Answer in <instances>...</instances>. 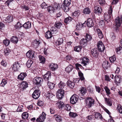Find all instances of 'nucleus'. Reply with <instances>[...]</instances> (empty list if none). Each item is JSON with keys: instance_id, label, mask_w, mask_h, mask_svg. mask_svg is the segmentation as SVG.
<instances>
[{"instance_id": "41", "label": "nucleus", "mask_w": 122, "mask_h": 122, "mask_svg": "<svg viewBox=\"0 0 122 122\" xmlns=\"http://www.w3.org/2000/svg\"><path fill=\"white\" fill-rule=\"evenodd\" d=\"M85 38L87 39L88 41H91L92 39V37L91 35L87 33H86L85 35Z\"/></svg>"}, {"instance_id": "28", "label": "nucleus", "mask_w": 122, "mask_h": 122, "mask_svg": "<svg viewBox=\"0 0 122 122\" xmlns=\"http://www.w3.org/2000/svg\"><path fill=\"white\" fill-rule=\"evenodd\" d=\"M40 43V41L35 40L33 42L32 45L34 48H36L38 47Z\"/></svg>"}, {"instance_id": "1", "label": "nucleus", "mask_w": 122, "mask_h": 122, "mask_svg": "<svg viewBox=\"0 0 122 122\" xmlns=\"http://www.w3.org/2000/svg\"><path fill=\"white\" fill-rule=\"evenodd\" d=\"M122 23V17L120 18L119 17H117L115 19V25L114 27V30L115 32L117 33L120 31V28L121 24Z\"/></svg>"}, {"instance_id": "51", "label": "nucleus", "mask_w": 122, "mask_h": 122, "mask_svg": "<svg viewBox=\"0 0 122 122\" xmlns=\"http://www.w3.org/2000/svg\"><path fill=\"white\" fill-rule=\"evenodd\" d=\"M51 32L53 34H55L57 32L56 28L54 27H52L50 29Z\"/></svg>"}, {"instance_id": "63", "label": "nucleus", "mask_w": 122, "mask_h": 122, "mask_svg": "<svg viewBox=\"0 0 122 122\" xmlns=\"http://www.w3.org/2000/svg\"><path fill=\"white\" fill-rule=\"evenodd\" d=\"M61 7L65 12H67L69 11V8L68 6H64V5H62Z\"/></svg>"}, {"instance_id": "33", "label": "nucleus", "mask_w": 122, "mask_h": 122, "mask_svg": "<svg viewBox=\"0 0 122 122\" xmlns=\"http://www.w3.org/2000/svg\"><path fill=\"white\" fill-rule=\"evenodd\" d=\"M105 101L106 103L109 106H111L112 105V102L109 98H105Z\"/></svg>"}, {"instance_id": "50", "label": "nucleus", "mask_w": 122, "mask_h": 122, "mask_svg": "<svg viewBox=\"0 0 122 122\" xmlns=\"http://www.w3.org/2000/svg\"><path fill=\"white\" fill-rule=\"evenodd\" d=\"M39 60L40 61V63H41L42 64L45 63V59L44 56H39Z\"/></svg>"}, {"instance_id": "3", "label": "nucleus", "mask_w": 122, "mask_h": 122, "mask_svg": "<svg viewBox=\"0 0 122 122\" xmlns=\"http://www.w3.org/2000/svg\"><path fill=\"white\" fill-rule=\"evenodd\" d=\"M86 106L88 108H90L93 106L94 104L95 100L90 97L87 98Z\"/></svg>"}, {"instance_id": "39", "label": "nucleus", "mask_w": 122, "mask_h": 122, "mask_svg": "<svg viewBox=\"0 0 122 122\" xmlns=\"http://www.w3.org/2000/svg\"><path fill=\"white\" fill-rule=\"evenodd\" d=\"M62 23L59 21H57L56 22L55 24V26L57 28L59 29L62 26Z\"/></svg>"}, {"instance_id": "26", "label": "nucleus", "mask_w": 122, "mask_h": 122, "mask_svg": "<svg viewBox=\"0 0 122 122\" xmlns=\"http://www.w3.org/2000/svg\"><path fill=\"white\" fill-rule=\"evenodd\" d=\"M110 66V64L109 62L107 61H104L102 63V67L105 69L108 68Z\"/></svg>"}, {"instance_id": "60", "label": "nucleus", "mask_w": 122, "mask_h": 122, "mask_svg": "<svg viewBox=\"0 0 122 122\" xmlns=\"http://www.w3.org/2000/svg\"><path fill=\"white\" fill-rule=\"evenodd\" d=\"M78 75L80 77V78L81 81L84 80L85 78L83 76V74L81 71H80L79 72Z\"/></svg>"}, {"instance_id": "44", "label": "nucleus", "mask_w": 122, "mask_h": 122, "mask_svg": "<svg viewBox=\"0 0 122 122\" xmlns=\"http://www.w3.org/2000/svg\"><path fill=\"white\" fill-rule=\"evenodd\" d=\"M97 32L99 38L100 39L102 38L103 35L102 32L99 29H98L97 30Z\"/></svg>"}, {"instance_id": "13", "label": "nucleus", "mask_w": 122, "mask_h": 122, "mask_svg": "<svg viewBox=\"0 0 122 122\" xmlns=\"http://www.w3.org/2000/svg\"><path fill=\"white\" fill-rule=\"evenodd\" d=\"M94 11L95 14L98 15L101 14L102 12V9L99 6H95Z\"/></svg>"}, {"instance_id": "38", "label": "nucleus", "mask_w": 122, "mask_h": 122, "mask_svg": "<svg viewBox=\"0 0 122 122\" xmlns=\"http://www.w3.org/2000/svg\"><path fill=\"white\" fill-rule=\"evenodd\" d=\"M59 108H63L64 106V103L60 101H58L56 103Z\"/></svg>"}, {"instance_id": "22", "label": "nucleus", "mask_w": 122, "mask_h": 122, "mask_svg": "<svg viewBox=\"0 0 122 122\" xmlns=\"http://www.w3.org/2000/svg\"><path fill=\"white\" fill-rule=\"evenodd\" d=\"M84 23L82 24L81 23H78L77 24L76 26V30L78 31L81 30L83 27L85 26L84 25Z\"/></svg>"}, {"instance_id": "6", "label": "nucleus", "mask_w": 122, "mask_h": 122, "mask_svg": "<svg viewBox=\"0 0 122 122\" xmlns=\"http://www.w3.org/2000/svg\"><path fill=\"white\" fill-rule=\"evenodd\" d=\"M43 79L42 78L39 77H36L33 80V81L34 83L38 86H40L41 85V84L43 82Z\"/></svg>"}, {"instance_id": "64", "label": "nucleus", "mask_w": 122, "mask_h": 122, "mask_svg": "<svg viewBox=\"0 0 122 122\" xmlns=\"http://www.w3.org/2000/svg\"><path fill=\"white\" fill-rule=\"evenodd\" d=\"M80 14V13L79 11H76L72 15V16L73 17H77L79 16Z\"/></svg>"}, {"instance_id": "37", "label": "nucleus", "mask_w": 122, "mask_h": 122, "mask_svg": "<svg viewBox=\"0 0 122 122\" xmlns=\"http://www.w3.org/2000/svg\"><path fill=\"white\" fill-rule=\"evenodd\" d=\"M63 40L62 38H59L56 42V45L57 46H59L61 44L63 43Z\"/></svg>"}, {"instance_id": "11", "label": "nucleus", "mask_w": 122, "mask_h": 122, "mask_svg": "<svg viewBox=\"0 0 122 122\" xmlns=\"http://www.w3.org/2000/svg\"><path fill=\"white\" fill-rule=\"evenodd\" d=\"M78 100V96L76 94H74L70 98V102L72 104H75Z\"/></svg>"}, {"instance_id": "10", "label": "nucleus", "mask_w": 122, "mask_h": 122, "mask_svg": "<svg viewBox=\"0 0 122 122\" xmlns=\"http://www.w3.org/2000/svg\"><path fill=\"white\" fill-rule=\"evenodd\" d=\"M40 92L39 90H35L32 94V97L35 99H37L40 97Z\"/></svg>"}, {"instance_id": "42", "label": "nucleus", "mask_w": 122, "mask_h": 122, "mask_svg": "<svg viewBox=\"0 0 122 122\" xmlns=\"http://www.w3.org/2000/svg\"><path fill=\"white\" fill-rule=\"evenodd\" d=\"M81 94L83 95L85 94L87 92V90L86 88L81 87L80 90Z\"/></svg>"}, {"instance_id": "58", "label": "nucleus", "mask_w": 122, "mask_h": 122, "mask_svg": "<svg viewBox=\"0 0 122 122\" xmlns=\"http://www.w3.org/2000/svg\"><path fill=\"white\" fill-rule=\"evenodd\" d=\"M104 88L107 96L111 94L110 90L106 86H105Z\"/></svg>"}, {"instance_id": "24", "label": "nucleus", "mask_w": 122, "mask_h": 122, "mask_svg": "<svg viewBox=\"0 0 122 122\" xmlns=\"http://www.w3.org/2000/svg\"><path fill=\"white\" fill-rule=\"evenodd\" d=\"M51 76V73L50 72L48 71L43 76L44 79L45 81H47L49 80Z\"/></svg>"}, {"instance_id": "5", "label": "nucleus", "mask_w": 122, "mask_h": 122, "mask_svg": "<svg viewBox=\"0 0 122 122\" xmlns=\"http://www.w3.org/2000/svg\"><path fill=\"white\" fill-rule=\"evenodd\" d=\"M97 46L98 50L100 52H103L105 49L104 46L101 41H99L97 42Z\"/></svg>"}, {"instance_id": "57", "label": "nucleus", "mask_w": 122, "mask_h": 122, "mask_svg": "<svg viewBox=\"0 0 122 122\" xmlns=\"http://www.w3.org/2000/svg\"><path fill=\"white\" fill-rule=\"evenodd\" d=\"M3 43L6 46H7L10 43V41L8 39H6L3 40Z\"/></svg>"}, {"instance_id": "20", "label": "nucleus", "mask_w": 122, "mask_h": 122, "mask_svg": "<svg viewBox=\"0 0 122 122\" xmlns=\"http://www.w3.org/2000/svg\"><path fill=\"white\" fill-rule=\"evenodd\" d=\"M27 76V74L25 72H22L18 76V79L19 80H23Z\"/></svg>"}, {"instance_id": "19", "label": "nucleus", "mask_w": 122, "mask_h": 122, "mask_svg": "<svg viewBox=\"0 0 122 122\" xmlns=\"http://www.w3.org/2000/svg\"><path fill=\"white\" fill-rule=\"evenodd\" d=\"M13 19L12 16L9 15L4 20V21L5 22L10 23L13 21Z\"/></svg>"}, {"instance_id": "14", "label": "nucleus", "mask_w": 122, "mask_h": 122, "mask_svg": "<svg viewBox=\"0 0 122 122\" xmlns=\"http://www.w3.org/2000/svg\"><path fill=\"white\" fill-rule=\"evenodd\" d=\"M34 51L30 50L26 53V55L28 57L33 59V58L34 57Z\"/></svg>"}, {"instance_id": "52", "label": "nucleus", "mask_w": 122, "mask_h": 122, "mask_svg": "<svg viewBox=\"0 0 122 122\" xmlns=\"http://www.w3.org/2000/svg\"><path fill=\"white\" fill-rule=\"evenodd\" d=\"M22 118L24 119H27L28 117L29 114L26 112H23L22 114Z\"/></svg>"}, {"instance_id": "17", "label": "nucleus", "mask_w": 122, "mask_h": 122, "mask_svg": "<svg viewBox=\"0 0 122 122\" xmlns=\"http://www.w3.org/2000/svg\"><path fill=\"white\" fill-rule=\"evenodd\" d=\"M88 41L87 39L84 38H82L80 40L79 42V44L81 46L85 47L87 46Z\"/></svg>"}, {"instance_id": "16", "label": "nucleus", "mask_w": 122, "mask_h": 122, "mask_svg": "<svg viewBox=\"0 0 122 122\" xmlns=\"http://www.w3.org/2000/svg\"><path fill=\"white\" fill-rule=\"evenodd\" d=\"M94 25L93 20L91 18H88L87 20V26L88 27H93Z\"/></svg>"}, {"instance_id": "15", "label": "nucleus", "mask_w": 122, "mask_h": 122, "mask_svg": "<svg viewBox=\"0 0 122 122\" xmlns=\"http://www.w3.org/2000/svg\"><path fill=\"white\" fill-rule=\"evenodd\" d=\"M49 67L51 70L55 71L57 69L58 66L56 64L52 63L49 65Z\"/></svg>"}, {"instance_id": "45", "label": "nucleus", "mask_w": 122, "mask_h": 122, "mask_svg": "<svg viewBox=\"0 0 122 122\" xmlns=\"http://www.w3.org/2000/svg\"><path fill=\"white\" fill-rule=\"evenodd\" d=\"M11 52L10 50L8 47L5 48L4 50V54L5 56L8 55Z\"/></svg>"}, {"instance_id": "7", "label": "nucleus", "mask_w": 122, "mask_h": 122, "mask_svg": "<svg viewBox=\"0 0 122 122\" xmlns=\"http://www.w3.org/2000/svg\"><path fill=\"white\" fill-rule=\"evenodd\" d=\"M64 89H59L58 90L56 93L57 98L59 99H62L64 97Z\"/></svg>"}, {"instance_id": "23", "label": "nucleus", "mask_w": 122, "mask_h": 122, "mask_svg": "<svg viewBox=\"0 0 122 122\" xmlns=\"http://www.w3.org/2000/svg\"><path fill=\"white\" fill-rule=\"evenodd\" d=\"M73 68L72 66L70 64L65 68V70L67 72L69 73L72 71Z\"/></svg>"}, {"instance_id": "32", "label": "nucleus", "mask_w": 122, "mask_h": 122, "mask_svg": "<svg viewBox=\"0 0 122 122\" xmlns=\"http://www.w3.org/2000/svg\"><path fill=\"white\" fill-rule=\"evenodd\" d=\"M10 40L11 42L15 44L17 43L19 41L18 38L15 36H13Z\"/></svg>"}, {"instance_id": "55", "label": "nucleus", "mask_w": 122, "mask_h": 122, "mask_svg": "<svg viewBox=\"0 0 122 122\" xmlns=\"http://www.w3.org/2000/svg\"><path fill=\"white\" fill-rule=\"evenodd\" d=\"M87 121L88 122H90L93 120L94 117L92 115L88 116L86 117Z\"/></svg>"}, {"instance_id": "4", "label": "nucleus", "mask_w": 122, "mask_h": 122, "mask_svg": "<svg viewBox=\"0 0 122 122\" xmlns=\"http://www.w3.org/2000/svg\"><path fill=\"white\" fill-rule=\"evenodd\" d=\"M115 80L114 82L116 86H119L122 81V78L121 75H116L114 77Z\"/></svg>"}, {"instance_id": "34", "label": "nucleus", "mask_w": 122, "mask_h": 122, "mask_svg": "<svg viewBox=\"0 0 122 122\" xmlns=\"http://www.w3.org/2000/svg\"><path fill=\"white\" fill-rule=\"evenodd\" d=\"M52 33L51 31H47L45 34V36L47 39H49L51 38L52 36Z\"/></svg>"}, {"instance_id": "27", "label": "nucleus", "mask_w": 122, "mask_h": 122, "mask_svg": "<svg viewBox=\"0 0 122 122\" xmlns=\"http://www.w3.org/2000/svg\"><path fill=\"white\" fill-rule=\"evenodd\" d=\"M31 23L29 21L25 22L23 25L24 27L26 29L30 28L31 27Z\"/></svg>"}, {"instance_id": "29", "label": "nucleus", "mask_w": 122, "mask_h": 122, "mask_svg": "<svg viewBox=\"0 0 122 122\" xmlns=\"http://www.w3.org/2000/svg\"><path fill=\"white\" fill-rule=\"evenodd\" d=\"M54 118L57 122H60L61 121L62 119L61 116L58 115H54Z\"/></svg>"}, {"instance_id": "40", "label": "nucleus", "mask_w": 122, "mask_h": 122, "mask_svg": "<svg viewBox=\"0 0 122 122\" xmlns=\"http://www.w3.org/2000/svg\"><path fill=\"white\" fill-rule=\"evenodd\" d=\"M91 11L88 7L85 8L83 10V13L85 14H89L91 13Z\"/></svg>"}, {"instance_id": "61", "label": "nucleus", "mask_w": 122, "mask_h": 122, "mask_svg": "<svg viewBox=\"0 0 122 122\" xmlns=\"http://www.w3.org/2000/svg\"><path fill=\"white\" fill-rule=\"evenodd\" d=\"M117 110L120 113H122V106L120 104L118 105L117 107Z\"/></svg>"}, {"instance_id": "54", "label": "nucleus", "mask_w": 122, "mask_h": 122, "mask_svg": "<svg viewBox=\"0 0 122 122\" xmlns=\"http://www.w3.org/2000/svg\"><path fill=\"white\" fill-rule=\"evenodd\" d=\"M69 116L71 117L75 118L78 116V114L77 113L72 112H70L69 113Z\"/></svg>"}, {"instance_id": "8", "label": "nucleus", "mask_w": 122, "mask_h": 122, "mask_svg": "<svg viewBox=\"0 0 122 122\" xmlns=\"http://www.w3.org/2000/svg\"><path fill=\"white\" fill-rule=\"evenodd\" d=\"M46 114L43 112L39 117L36 119V121L37 122H43L46 119Z\"/></svg>"}, {"instance_id": "12", "label": "nucleus", "mask_w": 122, "mask_h": 122, "mask_svg": "<svg viewBox=\"0 0 122 122\" xmlns=\"http://www.w3.org/2000/svg\"><path fill=\"white\" fill-rule=\"evenodd\" d=\"M82 61H81V63L84 66H86L88 64L89 62V59L87 57H84L81 58V59Z\"/></svg>"}, {"instance_id": "59", "label": "nucleus", "mask_w": 122, "mask_h": 122, "mask_svg": "<svg viewBox=\"0 0 122 122\" xmlns=\"http://www.w3.org/2000/svg\"><path fill=\"white\" fill-rule=\"evenodd\" d=\"M23 25H22L19 22H17L15 26V27L17 29H18L22 27Z\"/></svg>"}, {"instance_id": "43", "label": "nucleus", "mask_w": 122, "mask_h": 122, "mask_svg": "<svg viewBox=\"0 0 122 122\" xmlns=\"http://www.w3.org/2000/svg\"><path fill=\"white\" fill-rule=\"evenodd\" d=\"M81 45H79L75 46L74 47V50L76 52H79L81 51Z\"/></svg>"}, {"instance_id": "30", "label": "nucleus", "mask_w": 122, "mask_h": 122, "mask_svg": "<svg viewBox=\"0 0 122 122\" xmlns=\"http://www.w3.org/2000/svg\"><path fill=\"white\" fill-rule=\"evenodd\" d=\"M48 11L49 13H53L55 11V9L53 6H50L47 8Z\"/></svg>"}, {"instance_id": "25", "label": "nucleus", "mask_w": 122, "mask_h": 122, "mask_svg": "<svg viewBox=\"0 0 122 122\" xmlns=\"http://www.w3.org/2000/svg\"><path fill=\"white\" fill-rule=\"evenodd\" d=\"M95 118L97 119H100L101 120H104L103 118L102 117V115L99 113H96L95 115Z\"/></svg>"}, {"instance_id": "35", "label": "nucleus", "mask_w": 122, "mask_h": 122, "mask_svg": "<svg viewBox=\"0 0 122 122\" xmlns=\"http://www.w3.org/2000/svg\"><path fill=\"white\" fill-rule=\"evenodd\" d=\"M67 85L71 88H73L75 85V83L70 81H68L67 84Z\"/></svg>"}, {"instance_id": "46", "label": "nucleus", "mask_w": 122, "mask_h": 122, "mask_svg": "<svg viewBox=\"0 0 122 122\" xmlns=\"http://www.w3.org/2000/svg\"><path fill=\"white\" fill-rule=\"evenodd\" d=\"M66 85L65 83L62 81H61L58 84L59 87L60 88L64 89V87Z\"/></svg>"}, {"instance_id": "31", "label": "nucleus", "mask_w": 122, "mask_h": 122, "mask_svg": "<svg viewBox=\"0 0 122 122\" xmlns=\"http://www.w3.org/2000/svg\"><path fill=\"white\" fill-rule=\"evenodd\" d=\"M72 19V18L70 16H68L65 19L64 22L66 24H68L70 22H71Z\"/></svg>"}, {"instance_id": "36", "label": "nucleus", "mask_w": 122, "mask_h": 122, "mask_svg": "<svg viewBox=\"0 0 122 122\" xmlns=\"http://www.w3.org/2000/svg\"><path fill=\"white\" fill-rule=\"evenodd\" d=\"M65 59L66 60L69 61L70 63L73 64H74V62L72 59V57L70 56L67 55L65 57Z\"/></svg>"}, {"instance_id": "56", "label": "nucleus", "mask_w": 122, "mask_h": 122, "mask_svg": "<svg viewBox=\"0 0 122 122\" xmlns=\"http://www.w3.org/2000/svg\"><path fill=\"white\" fill-rule=\"evenodd\" d=\"M7 80L5 79H3L0 84V85L1 86L4 87L7 83Z\"/></svg>"}, {"instance_id": "18", "label": "nucleus", "mask_w": 122, "mask_h": 122, "mask_svg": "<svg viewBox=\"0 0 122 122\" xmlns=\"http://www.w3.org/2000/svg\"><path fill=\"white\" fill-rule=\"evenodd\" d=\"M20 67L19 64L18 63L15 62L12 65L11 68L12 70L14 71H17L18 69Z\"/></svg>"}, {"instance_id": "48", "label": "nucleus", "mask_w": 122, "mask_h": 122, "mask_svg": "<svg viewBox=\"0 0 122 122\" xmlns=\"http://www.w3.org/2000/svg\"><path fill=\"white\" fill-rule=\"evenodd\" d=\"M33 63V61L30 59L28 60L26 63V65L28 68H30Z\"/></svg>"}, {"instance_id": "49", "label": "nucleus", "mask_w": 122, "mask_h": 122, "mask_svg": "<svg viewBox=\"0 0 122 122\" xmlns=\"http://www.w3.org/2000/svg\"><path fill=\"white\" fill-rule=\"evenodd\" d=\"M47 83V85L51 89H53L54 88L55 86L54 84L49 81H48Z\"/></svg>"}, {"instance_id": "47", "label": "nucleus", "mask_w": 122, "mask_h": 122, "mask_svg": "<svg viewBox=\"0 0 122 122\" xmlns=\"http://www.w3.org/2000/svg\"><path fill=\"white\" fill-rule=\"evenodd\" d=\"M64 109L68 111H70L71 108V107L69 105H64Z\"/></svg>"}, {"instance_id": "53", "label": "nucleus", "mask_w": 122, "mask_h": 122, "mask_svg": "<svg viewBox=\"0 0 122 122\" xmlns=\"http://www.w3.org/2000/svg\"><path fill=\"white\" fill-rule=\"evenodd\" d=\"M70 0H65L64 2L63 5H64V6H69L71 4Z\"/></svg>"}, {"instance_id": "9", "label": "nucleus", "mask_w": 122, "mask_h": 122, "mask_svg": "<svg viewBox=\"0 0 122 122\" xmlns=\"http://www.w3.org/2000/svg\"><path fill=\"white\" fill-rule=\"evenodd\" d=\"M28 83L27 82L25 81H22L21 82L20 87L19 89L22 91L24 90L28 87Z\"/></svg>"}, {"instance_id": "2", "label": "nucleus", "mask_w": 122, "mask_h": 122, "mask_svg": "<svg viewBox=\"0 0 122 122\" xmlns=\"http://www.w3.org/2000/svg\"><path fill=\"white\" fill-rule=\"evenodd\" d=\"M113 7L112 6H110L108 12H106L104 14V17L106 21H108L110 20V18L112 15Z\"/></svg>"}, {"instance_id": "21", "label": "nucleus", "mask_w": 122, "mask_h": 122, "mask_svg": "<svg viewBox=\"0 0 122 122\" xmlns=\"http://www.w3.org/2000/svg\"><path fill=\"white\" fill-rule=\"evenodd\" d=\"M91 53L94 57H97L99 54L98 51L96 49H92L91 51Z\"/></svg>"}, {"instance_id": "62", "label": "nucleus", "mask_w": 122, "mask_h": 122, "mask_svg": "<svg viewBox=\"0 0 122 122\" xmlns=\"http://www.w3.org/2000/svg\"><path fill=\"white\" fill-rule=\"evenodd\" d=\"M109 59L110 62L112 63L114 62L116 60L115 56L113 55L111 57H110L109 58Z\"/></svg>"}]
</instances>
